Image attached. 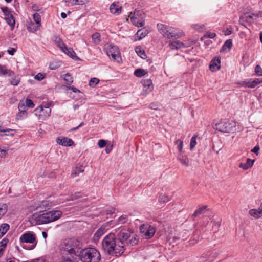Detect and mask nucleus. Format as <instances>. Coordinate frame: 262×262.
<instances>
[{
	"mask_svg": "<svg viewBox=\"0 0 262 262\" xmlns=\"http://www.w3.org/2000/svg\"><path fill=\"white\" fill-rule=\"evenodd\" d=\"M16 51V48H12L10 49H9L7 52L8 53L11 55H13L14 54V53Z\"/></svg>",
	"mask_w": 262,
	"mask_h": 262,
	"instance_id": "59",
	"label": "nucleus"
},
{
	"mask_svg": "<svg viewBox=\"0 0 262 262\" xmlns=\"http://www.w3.org/2000/svg\"><path fill=\"white\" fill-rule=\"evenodd\" d=\"M157 28L161 34L168 38H178L181 36V35L176 33L174 31L175 29L171 27L162 24H158Z\"/></svg>",
	"mask_w": 262,
	"mask_h": 262,
	"instance_id": "6",
	"label": "nucleus"
},
{
	"mask_svg": "<svg viewBox=\"0 0 262 262\" xmlns=\"http://www.w3.org/2000/svg\"><path fill=\"white\" fill-rule=\"evenodd\" d=\"M104 228L101 227L99 229H98L93 236V242L94 243L97 242L99 239L100 237L104 233Z\"/></svg>",
	"mask_w": 262,
	"mask_h": 262,
	"instance_id": "19",
	"label": "nucleus"
},
{
	"mask_svg": "<svg viewBox=\"0 0 262 262\" xmlns=\"http://www.w3.org/2000/svg\"><path fill=\"white\" fill-rule=\"evenodd\" d=\"M35 241L36 237L35 235L31 232H27L23 234L19 238V242L22 247L25 249L29 250H31L34 248L36 244V242L35 243V245H33L29 248L25 247V246H23V244L24 243L33 244L35 243Z\"/></svg>",
	"mask_w": 262,
	"mask_h": 262,
	"instance_id": "7",
	"label": "nucleus"
},
{
	"mask_svg": "<svg viewBox=\"0 0 262 262\" xmlns=\"http://www.w3.org/2000/svg\"><path fill=\"white\" fill-rule=\"evenodd\" d=\"M129 17L132 18H144V13L142 11L135 10L134 12H130Z\"/></svg>",
	"mask_w": 262,
	"mask_h": 262,
	"instance_id": "27",
	"label": "nucleus"
},
{
	"mask_svg": "<svg viewBox=\"0 0 262 262\" xmlns=\"http://www.w3.org/2000/svg\"><path fill=\"white\" fill-rule=\"evenodd\" d=\"M51 102L48 103L43 107L40 105L34 111L35 114L38 116L39 119L45 120L50 116L51 109L50 108Z\"/></svg>",
	"mask_w": 262,
	"mask_h": 262,
	"instance_id": "8",
	"label": "nucleus"
},
{
	"mask_svg": "<svg viewBox=\"0 0 262 262\" xmlns=\"http://www.w3.org/2000/svg\"><path fill=\"white\" fill-rule=\"evenodd\" d=\"M254 17L257 18H258V15L254 13H245L240 17L239 21L242 25H243L244 23L251 24L253 23Z\"/></svg>",
	"mask_w": 262,
	"mask_h": 262,
	"instance_id": "10",
	"label": "nucleus"
},
{
	"mask_svg": "<svg viewBox=\"0 0 262 262\" xmlns=\"http://www.w3.org/2000/svg\"><path fill=\"white\" fill-rule=\"evenodd\" d=\"M132 23L138 27H143L144 25V18H132L130 17Z\"/></svg>",
	"mask_w": 262,
	"mask_h": 262,
	"instance_id": "21",
	"label": "nucleus"
},
{
	"mask_svg": "<svg viewBox=\"0 0 262 262\" xmlns=\"http://www.w3.org/2000/svg\"><path fill=\"white\" fill-rule=\"evenodd\" d=\"M45 75L44 74L39 73L36 75H35V79L38 81H41L45 78Z\"/></svg>",
	"mask_w": 262,
	"mask_h": 262,
	"instance_id": "54",
	"label": "nucleus"
},
{
	"mask_svg": "<svg viewBox=\"0 0 262 262\" xmlns=\"http://www.w3.org/2000/svg\"><path fill=\"white\" fill-rule=\"evenodd\" d=\"M183 42H181L179 40H175L173 41H170L169 46L172 50H178L183 48Z\"/></svg>",
	"mask_w": 262,
	"mask_h": 262,
	"instance_id": "18",
	"label": "nucleus"
},
{
	"mask_svg": "<svg viewBox=\"0 0 262 262\" xmlns=\"http://www.w3.org/2000/svg\"><path fill=\"white\" fill-rule=\"evenodd\" d=\"M25 108V106L24 104L23 103L21 104L20 102L18 104V109L19 111H25L24 109Z\"/></svg>",
	"mask_w": 262,
	"mask_h": 262,
	"instance_id": "64",
	"label": "nucleus"
},
{
	"mask_svg": "<svg viewBox=\"0 0 262 262\" xmlns=\"http://www.w3.org/2000/svg\"><path fill=\"white\" fill-rule=\"evenodd\" d=\"M196 138L197 136L194 135L191 139L190 144V148L191 150H192L196 145Z\"/></svg>",
	"mask_w": 262,
	"mask_h": 262,
	"instance_id": "40",
	"label": "nucleus"
},
{
	"mask_svg": "<svg viewBox=\"0 0 262 262\" xmlns=\"http://www.w3.org/2000/svg\"><path fill=\"white\" fill-rule=\"evenodd\" d=\"M10 83L13 85H17L20 82V79L14 76V77L12 78L11 79L9 80Z\"/></svg>",
	"mask_w": 262,
	"mask_h": 262,
	"instance_id": "46",
	"label": "nucleus"
},
{
	"mask_svg": "<svg viewBox=\"0 0 262 262\" xmlns=\"http://www.w3.org/2000/svg\"><path fill=\"white\" fill-rule=\"evenodd\" d=\"M159 202L161 203H165L168 202L170 200V199L166 194L161 193L159 196Z\"/></svg>",
	"mask_w": 262,
	"mask_h": 262,
	"instance_id": "37",
	"label": "nucleus"
},
{
	"mask_svg": "<svg viewBox=\"0 0 262 262\" xmlns=\"http://www.w3.org/2000/svg\"><path fill=\"white\" fill-rule=\"evenodd\" d=\"M147 72L142 69H136L134 72V75L138 77H141L147 74Z\"/></svg>",
	"mask_w": 262,
	"mask_h": 262,
	"instance_id": "35",
	"label": "nucleus"
},
{
	"mask_svg": "<svg viewBox=\"0 0 262 262\" xmlns=\"http://www.w3.org/2000/svg\"><path fill=\"white\" fill-rule=\"evenodd\" d=\"M116 232V237L118 244L121 247L123 253L125 250L126 246H133L138 244V239L134 235H132L133 232L131 230L123 228L119 229Z\"/></svg>",
	"mask_w": 262,
	"mask_h": 262,
	"instance_id": "2",
	"label": "nucleus"
},
{
	"mask_svg": "<svg viewBox=\"0 0 262 262\" xmlns=\"http://www.w3.org/2000/svg\"><path fill=\"white\" fill-rule=\"evenodd\" d=\"M1 9L5 15V18H8L10 15H12L11 11L8 9V7H2L1 8Z\"/></svg>",
	"mask_w": 262,
	"mask_h": 262,
	"instance_id": "39",
	"label": "nucleus"
},
{
	"mask_svg": "<svg viewBox=\"0 0 262 262\" xmlns=\"http://www.w3.org/2000/svg\"><path fill=\"white\" fill-rule=\"evenodd\" d=\"M141 83L143 86L144 88H146V90L149 92L152 91L153 86H152V81L149 79H143L141 81Z\"/></svg>",
	"mask_w": 262,
	"mask_h": 262,
	"instance_id": "22",
	"label": "nucleus"
},
{
	"mask_svg": "<svg viewBox=\"0 0 262 262\" xmlns=\"http://www.w3.org/2000/svg\"><path fill=\"white\" fill-rule=\"evenodd\" d=\"M128 221V217L126 215H122L118 218V221L120 224H124Z\"/></svg>",
	"mask_w": 262,
	"mask_h": 262,
	"instance_id": "43",
	"label": "nucleus"
},
{
	"mask_svg": "<svg viewBox=\"0 0 262 262\" xmlns=\"http://www.w3.org/2000/svg\"><path fill=\"white\" fill-rule=\"evenodd\" d=\"M113 149V145H107L106 147V148H105V151L106 153L108 154L111 152V151Z\"/></svg>",
	"mask_w": 262,
	"mask_h": 262,
	"instance_id": "62",
	"label": "nucleus"
},
{
	"mask_svg": "<svg viewBox=\"0 0 262 262\" xmlns=\"http://www.w3.org/2000/svg\"><path fill=\"white\" fill-rule=\"evenodd\" d=\"M254 162V160H252L249 158H247L246 162L241 163L239 165V167L244 170H247L253 166Z\"/></svg>",
	"mask_w": 262,
	"mask_h": 262,
	"instance_id": "17",
	"label": "nucleus"
},
{
	"mask_svg": "<svg viewBox=\"0 0 262 262\" xmlns=\"http://www.w3.org/2000/svg\"><path fill=\"white\" fill-rule=\"evenodd\" d=\"M27 112L26 111H21L18 112L16 116V120H18L26 118Z\"/></svg>",
	"mask_w": 262,
	"mask_h": 262,
	"instance_id": "36",
	"label": "nucleus"
},
{
	"mask_svg": "<svg viewBox=\"0 0 262 262\" xmlns=\"http://www.w3.org/2000/svg\"><path fill=\"white\" fill-rule=\"evenodd\" d=\"M32 8L35 11H38L40 10L39 7L37 5H36V4L33 5L32 6Z\"/></svg>",
	"mask_w": 262,
	"mask_h": 262,
	"instance_id": "63",
	"label": "nucleus"
},
{
	"mask_svg": "<svg viewBox=\"0 0 262 262\" xmlns=\"http://www.w3.org/2000/svg\"><path fill=\"white\" fill-rule=\"evenodd\" d=\"M254 71L257 75L262 76V69L259 65H257L255 67Z\"/></svg>",
	"mask_w": 262,
	"mask_h": 262,
	"instance_id": "50",
	"label": "nucleus"
},
{
	"mask_svg": "<svg viewBox=\"0 0 262 262\" xmlns=\"http://www.w3.org/2000/svg\"><path fill=\"white\" fill-rule=\"evenodd\" d=\"M216 36V34L213 32H207L204 35L205 37L209 38H214Z\"/></svg>",
	"mask_w": 262,
	"mask_h": 262,
	"instance_id": "55",
	"label": "nucleus"
},
{
	"mask_svg": "<svg viewBox=\"0 0 262 262\" xmlns=\"http://www.w3.org/2000/svg\"><path fill=\"white\" fill-rule=\"evenodd\" d=\"M253 87H255L257 84L262 83V78H256L254 80L252 79Z\"/></svg>",
	"mask_w": 262,
	"mask_h": 262,
	"instance_id": "52",
	"label": "nucleus"
},
{
	"mask_svg": "<svg viewBox=\"0 0 262 262\" xmlns=\"http://www.w3.org/2000/svg\"><path fill=\"white\" fill-rule=\"evenodd\" d=\"M26 106L29 108H33L35 105L33 101L31 99L28 98H27L26 100Z\"/></svg>",
	"mask_w": 262,
	"mask_h": 262,
	"instance_id": "51",
	"label": "nucleus"
},
{
	"mask_svg": "<svg viewBox=\"0 0 262 262\" xmlns=\"http://www.w3.org/2000/svg\"><path fill=\"white\" fill-rule=\"evenodd\" d=\"M223 133H230L236 130V122L233 120L224 119L216 123L214 127Z\"/></svg>",
	"mask_w": 262,
	"mask_h": 262,
	"instance_id": "5",
	"label": "nucleus"
},
{
	"mask_svg": "<svg viewBox=\"0 0 262 262\" xmlns=\"http://www.w3.org/2000/svg\"><path fill=\"white\" fill-rule=\"evenodd\" d=\"M56 142L59 145L64 146H71L74 144L73 141L67 137L60 138L58 137L56 139Z\"/></svg>",
	"mask_w": 262,
	"mask_h": 262,
	"instance_id": "13",
	"label": "nucleus"
},
{
	"mask_svg": "<svg viewBox=\"0 0 262 262\" xmlns=\"http://www.w3.org/2000/svg\"><path fill=\"white\" fill-rule=\"evenodd\" d=\"M178 160L181 162V163L186 167L189 166V160L187 157H184L183 156L179 155L177 158Z\"/></svg>",
	"mask_w": 262,
	"mask_h": 262,
	"instance_id": "30",
	"label": "nucleus"
},
{
	"mask_svg": "<svg viewBox=\"0 0 262 262\" xmlns=\"http://www.w3.org/2000/svg\"><path fill=\"white\" fill-rule=\"evenodd\" d=\"M232 47V42L231 39L227 40L223 45L221 52L229 51Z\"/></svg>",
	"mask_w": 262,
	"mask_h": 262,
	"instance_id": "25",
	"label": "nucleus"
},
{
	"mask_svg": "<svg viewBox=\"0 0 262 262\" xmlns=\"http://www.w3.org/2000/svg\"><path fill=\"white\" fill-rule=\"evenodd\" d=\"M106 54L109 57H111L114 60L119 57V51L118 48L116 46H110L106 50Z\"/></svg>",
	"mask_w": 262,
	"mask_h": 262,
	"instance_id": "12",
	"label": "nucleus"
},
{
	"mask_svg": "<svg viewBox=\"0 0 262 262\" xmlns=\"http://www.w3.org/2000/svg\"><path fill=\"white\" fill-rule=\"evenodd\" d=\"M99 82V80L96 78H92L91 79L89 82V85L90 86L94 87L97 84H98Z\"/></svg>",
	"mask_w": 262,
	"mask_h": 262,
	"instance_id": "47",
	"label": "nucleus"
},
{
	"mask_svg": "<svg viewBox=\"0 0 262 262\" xmlns=\"http://www.w3.org/2000/svg\"><path fill=\"white\" fill-rule=\"evenodd\" d=\"M62 215L60 210H52L40 214H34L32 220L36 224H48L59 219Z\"/></svg>",
	"mask_w": 262,
	"mask_h": 262,
	"instance_id": "3",
	"label": "nucleus"
},
{
	"mask_svg": "<svg viewBox=\"0 0 262 262\" xmlns=\"http://www.w3.org/2000/svg\"><path fill=\"white\" fill-rule=\"evenodd\" d=\"M259 150V147L258 146H255L252 150L251 151L257 155Z\"/></svg>",
	"mask_w": 262,
	"mask_h": 262,
	"instance_id": "61",
	"label": "nucleus"
},
{
	"mask_svg": "<svg viewBox=\"0 0 262 262\" xmlns=\"http://www.w3.org/2000/svg\"><path fill=\"white\" fill-rule=\"evenodd\" d=\"M8 241L7 238H4L0 242V248H2L3 250L4 251Z\"/></svg>",
	"mask_w": 262,
	"mask_h": 262,
	"instance_id": "48",
	"label": "nucleus"
},
{
	"mask_svg": "<svg viewBox=\"0 0 262 262\" xmlns=\"http://www.w3.org/2000/svg\"><path fill=\"white\" fill-rule=\"evenodd\" d=\"M232 33V29L231 28H227L224 32L225 35H229L231 34Z\"/></svg>",
	"mask_w": 262,
	"mask_h": 262,
	"instance_id": "60",
	"label": "nucleus"
},
{
	"mask_svg": "<svg viewBox=\"0 0 262 262\" xmlns=\"http://www.w3.org/2000/svg\"><path fill=\"white\" fill-rule=\"evenodd\" d=\"M249 213L251 216H253L255 218L258 219L260 217V216L259 215L258 212H257V210H256V209H250L249 211Z\"/></svg>",
	"mask_w": 262,
	"mask_h": 262,
	"instance_id": "42",
	"label": "nucleus"
},
{
	"mask_svg": "<svg viewBox=\"0 0 262 262\" xmlns=\"http://www.w3.org/2000/svg\"><path fill=\"white\" fill-rule=\"evenodd\" d=\"M106 145V141L104 140H100L99 141H98V145L99 146V147L100 148H103L104 147H105Z\"/></svg>",
	"mask_w": 262,
	"mask_h": 262,
	"instance_id": "57",
	"label": "nucleus"
},
{
	"mask_svg": "<svg viewBox=\"0 0 262 262\" xmlns=\"http://www.w3.org/2000/svg\"><path fill=\"white\" fill-rule=\"evenodd\" d=\"M220 68V59H213L210 64L209 69L211 71H215L219 70Z\"/></svg>",
	"mask_w": 262,
	"mask_h": 262,
	"instance_id": "16",
	"label": "nucleus"
},
{
	"mask_svg": "<svg viewBox=\"0 0 262 262\" xmlns=\"http://www.w3.org/2000/svg\"><path fill=\"white\" fill-rule=\"evenodd\" d=\"M64 80L68 84H71L73 82V78L69 74H66L64 75Z\"/></svg>",
	"mask_w": 262,
	"mask_h": 262,
	"instance_id": "45",
	"label": "nucleus"
},
{
	"mask_svg": "<svg viewBox=\"0 0 262 262\" xmlns=\"http://www.w3.org/2000/svg\"><path fill=\"white\" fill-rule=\"evenodd\" d=\"M141 233L143 234L144 237L149 239L152 237L156 232L155 227L149 224H143L140 227Z\"/></svg>",
	"mask_w": 262,
	"mask_h": 262,
	"instance_id": "9",
	"label": "nucleus"
},
{
	"mask_svg": "<svg viewBox=\"0 0 262 262\" xmlns=\"http://www.w3.org/2000/svg\"><path fill=\"white\" fill-rule=\"evenodd\" d=\"M2 76L14 77L15 73L13 71L7 69L5 66L0 64V76Z\"/></svg>",
	"mask_w": 262,
	"mask_h": 262,
	"instance_id": "14",
	"label": "nucleus"
},
{
	"mask_svg": "<svg viewBox=\"0 0 262 262\" xmlns=\"http://www.w3.org/2000/svg\"><path fill=\"white\" fill-rule=\"evenodd\" d=\"M53 41L58 46V47L61 50H67L66 45L63 42L62 39L57 36H55L53 38Z\"/></svg>",
	"mask_w": 262,
	"mask_h": 262,
	"instance_id": "20",
	"label": "nucleus"
},
{
	"mask_svg": "<svg viewBox=\"0 0 262 262\" xmlns=\"http://www.w3.org/2000/svg\"><path fill=\"white\" fill-rule=\"evenodd\" d=\"M8 150L0 148V157H4L8 153Z\"/></svg>",
	"mask_w": 262,
	"mask_h": 262,
	"instance_id": "56",
	"label": "nucleus"
},
{
	"mask_svg": "<svg viewBox=\"0 0 262 262\" xmlns=\"http://www.w3.org/2000/svg\"><path fill=\"white\" fill-rule=\"evenodd\" d=\"M148 33L149 32L147 30L142 28L137 31L136 34V36L138 37V40H141L145 37Z\"/></svg>",
	"mask_w": 262,
	"mask_h": 262,
	"instance_id": "23",
	"label": "nucleus"
},
{
	"mask_svg": "<svg viewBox=\"0 0 262 262\" xmlns=\"http://www.w3.org/2000/svg\"><path fill=\"white\" fill-rule=\"evenodd\" d=\"M8 211V205L6 203L0 204V219Z\"/></svg>",
	"mask_w": 262,
	"mask_h": 262,
	"instance_id": "31",
	"label": "nucleus"
},
{
	"mask_svg": "<svg viewBox=\"0 0 262 262\" xmlns=\"http://www.w3.org/2000/svg\"><path fill=\"white\" fill-rule=\"evenodd\" d=\"M208 206L207 205L202 206L201 207H200L198 209H196L194 213L193 214V216L194 217H195L198 216V215L203 213L205 210V209H207Z\"/></svg>",
	"mask_w": 262,
	"mask_h": 262,
	"instance_id": "29",
	"label": "nucleus"
},
{
	"mask_svg": "<svg viewBox=\"0 0 262 262\" xmlns=\"http://www.w3.org/2000/svg\"><path fill=\"white\" fill-rule=\"evenodd\" d=\"M237 84L243 86L253 88L251 79L240 81Z\"/></svg>",
	"mask_w": 262,
	"mask_h": 262,
	"instance_id": "33",
	"label": "nucleus"
},
{
	"mask_svg": "<svg viewBox=\"0 0 262 262\" xmlns=\"http://www.w3.org/2000/svg\"><path fill=\"white\" fill-rule=\"evenodd\" d=\"M122 7L117 3H113L110 7V10L111 13L115 15H118L121 13Z\"/></svg>",
	"mask_w": 262,
	"mask_h": 262,
	"instance_id": "15",
	"label": "nucleus"
},
{
	"mask_svg": "<svg viewBox=\"0 0 262 262\" xmlns=\"http://www.w3.org/2000/svg\"><path fill=\"white\" fill-rule=\"evenodd\" d=\"M78 258L81 262H99L101 255L95 248H83L78 254Z\"/></svg>",
	"mask_w": 262,
	"mask_h": 262,
	"instance_id": "4",
	"label": "nucleus"
},
{
	"mask_svg": "<svg viewBox=\"0 0 262 262\" xmlns=\"http://www.w3.org/2000/svg\"><path fill=\"white\" fill-rule=\"evenodd\" d=\"M59 62L54 61L50 63L49 68L51 70H55L57 69L58 67H59Z\"/></svg>",
	"mask_w": 262,
	"mask_h": 262,
	"instance_id": "49",
	"label": "nucleus"
},
{
	"mask_svg": "<svg viewBox=\"0 0 262 262\" xmlns=\"http://www.w3.org/2000/svg\"><path fill=\"white\" fill-rule=\"evenodd\" d=\"M92 39L95 44H99L101 41V36L100 34L98 32H95L92 35Z\"/></svg>",
	"mask_w": 262,
	"mask_h": 262,
	"instance_id": "34",
	"label": "nucleus"
},
{
	"mask_svg": "<svg viewBox=\"0 0 262 262\" xmlns=\"http://www.w3.org/2000/svg\"><path fill=\"white\" fill-rule=\"evenodd\" d=\"M84 171V167L82 165L76 166L71 173L72 177L74 178L78 176L80 172Z\"/></svg>",
	"mask_w": 262,
	"mask_h": 262,
	"instance_id": "26",
	"label": "nucleus"
},
{
	"mask_svg": "<svg viewBox=\"0 0 262 262\" xmlns=\"http://www.w3.org/2000/svg\"><path fill=\"white\" fill-rule=\"evenodd\" d=\"M50 202L48 200H44L40 202V204L39 205V206H38L37 207H40L42 209L46 208L47 207H48L50 206Z\"/></svg>",
	"mask_w": 262,
	"mask_h": 262,
	"instance_id": "41",
	"label": "nucleus"
},
{
	"mask_svg": "<svg viewBox=\"0 0 262 262\" xmlns=\"http://www.w3.org/2000/svg\"><path fill=\"white\" fill-rule=\"evenodd\" d=\"M13 131L11 129H0V132H4L5 133V135L6 136H13L14 134L13 133H10V132Z\"/></svg>",
	"mask_w": 262,
	"mask_h": 262,
	"instance_id": "53",
	"label": "nucleus"
},
{
	"mask_svg": "<svg viewBox=\"0 0 262 262\" xmlns=\"http://www.w3.org/2000/svg\"><path fill=\"white\" fill-rule=\"evenodd\" d=\"M33 19L36 23V27L32 28V26H27V30L31 32H35L38 30L41 26V16L38 13L33 14Z\"/></svg>",
	"mask_w": 262,
	"mask_h": 262,
	"instance_id": "11",
	"label": "nucleus"
},
{
	"mask_svg": "<svg viewBox=\"0 0 262 262\" xmlns=\"http://www.w3.org/2000/svg\"><path fill=\"white\" fill-rule=\"evenodd\" d=\"M175 144L177 145V148L179 152H181L183 149V142L181 140H177L175 141Z\"/></svg>",
	"mask_w": 262,
	"mask_h": 262,
	"instance_id": "44",
	"label": "nucleus"
},
{
	"mask_svg": "<svg viewBox=\"0 0 262 262\" xmlns=\"http://www.w3.org/2000/svg\"><path fill=\"white\" fill-rule=\"evenodd\" d=\"M5 19L7 24L11 26V30H12L14 29L15 24V20L13 15H10L8 18H5Z\"/></svg>",
	"mask_w": 262,
	"mask_h": 262,
	"instance_id": "32",
	"label": "nucleus"
},
{
	"mask_svg": "<svg viewBox=\"0 0 262 262\" xmlns=\"http://www.w3.org/2000/svg\"><path fill=\"white\" fill-rule=\"evenodd\" d=\"M121 247L118 244L116 235L113 233H110L104 237L102 241V248L107 254L115 256H119L123 253Z\"/></svg>",
	"mask_w": 262,
	"mask_h": 262,
	"instance_id": "1",
	"label": "nucleus"
},
{
	"mask_svg": "<svg viewBox=\"0 0 262 262\" xmlns=\"http://www.w3.org/2000/svg\"><path fill=\"white\" fill-rule=\"evenodd\" d=\"M61 51L73 59L77 57L75 52L72 48H68L67 47V50L62 49Z\"/></svg>",
	"mask_w": 262,
	"mask_h": 262,
	"instance_id": "28",
	"label": "nucleus"
},
{
	"mask_svg": "<svg viewBox=\"0 0 262 262\" xmlns=\"http://www.w3.org/2000/svg\"><path fill=\"white\" fill-rule=\"evenodd\" d=\"M10 226L8 224L3 223L0 225V238L8 232Z\"/></svg>",
	"mask_w": 262,
	"mask_h": 262,
	"instance_id": "24",
	"label": "nucleus"
},
{
	"mask_svg": "<svg viewBox=\"0 0 262 262\" xmlns=\"http://www.w3.org/2000/svg\"><path fill=\"white\" fill-rule=\"evenodd\" d=\"M136 52L137 54L142 58L145 59L146 58V55L145 53V51L142 49L141 48H137L136 49Z\"/></svg>",
	"mask_w": 262,
	"mask_h": 262,
	"instance_id": "38",
	"label": "nucleus"
},
{
	"mask_svg": "<svg viewBox=\"0 0 262 262\" xmlns=\"http://www.w3.org/2000/svg\"><path fill=\"white\" fill-rule=\"evenodd\" d=\"M194 43V42L193 41H187L186 42H183V48H187L193 45Z\"/></svg>",
	"mask_w": 262,
	"mask_h": 262,
	"instance_id": "58",
	"label": "nucleus"
}]
</instances>
